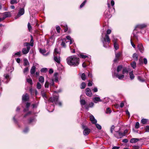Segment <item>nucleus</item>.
Segmentation results:
<instances>
[{
  "mask_svg": "<svg viewBox=\"0 0 149 149\" xmlns=\"http://www.w3.org/2000/svg\"><path fill=\"white\" fill-rule=\"evenodd\" d=\"M113 77H116L118 78L119 79H122L124 77V76L123 74H116V73H114L113 74Z\"/></svg>",
  "mask_w": 149,
  "mask_h": 149,
  "instance_id": "obj_10",
  "label": "nucleus"
},
{
  "mask_svg": "<svg viewBox=\"0 0 149 149\" xmlns=\"http://www.w3.org/2000/svg\"><path fill=\"white\" fill-rule=\"evenodd\" d=\"M24 46L26 47V48L28 49H30L31 45L28 42H25L24 43Z\"/></svg>",
  "mask_w": 149,
  "mask_h": 149,
  "instance_id": "obj_30",
  "label": "nucleus"
},
{
  "mask_svg": "<svg viewBox=\"0 0 149 149\" xmlns=\"http://www.w3.org/2000/svg\"><path fill=\"white\" fill-rule=\"evenodd\" d=\"M41 85L40 83L38 82L37 84V88L38 89H41Z\"/></svg>",
  "mask_w": 149,
  "mask_h": 149,
  "instance_id": "obj_41",
  "label": "nucleus"
},
{
  "mask_svg": "<svg viewBox=\"0 0 149 149\" xmlns=\"http://www.w3.org/2000/svg\"><path fill=\"white\" fill-rule=\"evenodd\" d=\"M29 130V129L27 127H26L24 130L23 132L25 133H26L28 132Z\"/></svg>",
  "mask_w": 149,
  "mask_h": 149,
  "instance_id": "obj_58",
  "label": "nucleus"
},
{
  "mask_svg": "<svg viewBox=\"0 0 149 149\" xmlns=\"http://www.w3.org/2000/svg\"><path fill=\"white\" fill-rule=\"evenodd\" d=\"M76 47L75 45H74L73 47H72V46H70V49L72 53H75V50Z\"/></svg>",
  "mask_w": 149,
  "mask_h": 149,
  "instance_id": "obj_27",
  "label": "nucleus"
},
{
  "mask_svg": "<svg viewBox=\"0 0 149 149\" xmlns=\"http://www.w3.org/2000/svg\"><path fill=\"white\" fill-rule=\"evenodd\" d=\"M36 120L34 118H31L29 119V123H31L33 122H35Z\"/></svg>",
  "mask_w": 149,
  "mask_h": 149,
  "instance_id": "obj_50",
  "label": "nucleus"
},
{
  "mask_svg": "<svg viewBox=\"0 0 149 149\" xmlns=\"http://www.w3.org/2000/svg\"><path fill=\"white\" fill-rule=\"evenodd\" d=\"M82 128L84 130L83 134L84 135H88L91 132V130L90 129L87 128L86 127L84 126L83 125H82Z\"/></svg>",
  "mask_w": 149,
  "mask_h": 149,
  "instance_id": "obj_4",
  "label": "nucleus"
},
{
  "mask_svg": "<svg viewBox=\"0 0 149 149\" xmlns=\"http://www.w3.org/2000/svg\"><path fill=\"white\" fill-rule=\"evenodd\" d=\"M17 0H11L10 3L11 4H13L14 3H17Z\"/></svg>",
  "mask_w": 149,
  "mask_h": 149,
  "instance_id": "obj_45",
  "label": "nucleus"
},
{
  "mask_svg": "<svg viewBox=\"0 0 149 149\" xmlns=\"http://www.w3.org/2000/svg\"><path fill=\"white\" fill-rule=\"evenodd\" d=\"M146 131L147 132H149V126H147L145 128Z\"/></svg>",
  "mask_w": 149,
  "mask_h": 149,
  "instance_id": "obj_59",
  "label": "nucleus"
},
{
  "mask_svg": "<svg viewBox=\"0 0 149 149\" xmlns=\"http://www.w3.org/2000/svg\"><path fill=\"white\" fill-rule=\"evenodd\" d=\"M81 104V105H84L86 104V102L84 100H81L80 101Z\"/></svg>",
  "mask_w": 149,
  "mask_h": 149,
  "instance_id": "obj_44",
  "label": "nucleus"
},
{
  "mask_svg": "<svg viewBox=\"0 0 149 149\" xmlns=\"http://www.w3.org/2000/svg\"><path fill=\"white\" fill-rule=\"evenodd\" d=\"M54 52L56 54H57L58 53V50L56 48H55L54 50Z\"/></svg>",
  "mask_w": 149,
  "mask_h": 149,
  "instance_id": "obj_61",
  "label": "nucleus"
},
{
  "mask_svg": "<svg viewBox=\"0 0 149 149\" xmlns=\"http://www.w3.org/2000/svg\"><path fill=\"white\" fill-rule=\"evenodd\" d=\"M120 148L119 146H114L112 148V149H119Z\"/></svg>",
  "mask_w": 149,
  "mask_h": 149,
  "instance_id": "obj_64",
  "label": "nucleus"
},
{
  "mask_svg": "<svg viewBox=\"0 0 149 149\" xmlns=\"http://www.w3.org/2000/svg\"><path fill=\"white\" fill-rule=\"evenodd\" d=\"M24 13V9L23 8H20L19 11V12L17 16L15 17V19L18 18L21 15H23Z\"/></svg>",
  "mask_w": 149,
  "mask_h": 149,
  "instance_id": "obj_6",
  "label": "nucleus"
},
{
  "mask_svg": "<svg viewBox=\"0 0 149 149\" xmlns=\"http://www.w3.org/2000/svg\"><path fill=\"white\" fill-rule=\"evenodd\" d=\"M115 126L114 125H112L110 128V131L111 133H112L113 131L114 130Z\"/></svg>",
  "mask_w": 149,
  "mask_h": 149,
  "instance_id": "obj_52",
  "label": "nucleus"
},
{
  "mask_svg": "<svg viewBox=\"0 0 149 149\" xmlns=\"http://www.w3.org/2000/svg\"><path fill=\"white\" fill-rule=\"evenodd\" d=\"M29 97L27 93L24 94L22 97V100L23 101H26L28 100Z\"/></svg>",
  "mask_w": 149,
  "mask_h": 149,
  "instance_id": "obj_14",
  "label": "nucleus"
},
{
  "mask_svg": "<svg viewBox=\"0 0 149 149\" xmlns=\"http://www.w3.org/2000/svg\"><path fill=\"white\" fill-rule=\"evenodd\" d=\"M128 72V71L126 68H124L123 69V74H127Z\"/></svg>",
  "mask_w": 149,
  "mask_h": 149,
  "instance_id": "obj_36",
  "label": "nucleus"
},
{
  "mask_svg": "<svg viewBox=\"0 0 149 149\" xmlns=\"http://www.w3.org/2000/svg\"><path fill=\"white\" fill-rule=\"evenodd\" d=\"M131 65L133 69H135L136 67V63L135 61H133L131 63Z\"/></svg>",
  "mask_w": 149,
  "mask_h": 149,
  "instance_id": "obj_31",
  "label": "nucleus"
},
{
  "mask_svg": "<svg viewBox=\"0 0 149 149\" xmlns=\"http://www.w3.org/2000/svg\"><path fill=\"white\" fill-rule=\"evenodd\" d=\"M58 73L57 72L55 73L54 75V79H54V80L56 82H57L58 81Z\"/></svg>",
  "mask_w": 149,
  "mask_h": 149,
  "instance_id": "obj_24",
  "label": "nucleus"
},
{
  "mask_svg": "<svg viewBox=\"0 0 149 149\" xmlns=\"http://www.w3.org/2000/svg\"><path fill=\"white\" fill-rule=\"evenodd\" d=\"M28 28L29 31H30L32 29V28L29 23L28 24Z\"/></svg>",
  "mask_w": 149,
  "mask_h": 149,
  "instance_id": "obj_48",
  "label": "nucleus"
},
{
  "mask_svg": "<svg viewBox=\"0 0 149 149\" xmlns=\"http://www.w3.org/2000/svg\"><path fill=\"white\" fill-rule=\"evenodd\" d=\"M140 141V139L137 138H133L131 139L130 142L132 143H134Z\"/></svg>",
  "mask_w": 149,
  "mask_h": 149,
  "instance_id": "obj_19",
  "label": "nucleus"
},
{
  "mask_svg": "<svg viewBox=\"0 0 149 149\" xmlns=\"http://www.w3.org/2000/svg\"><path fill=\"white\" fill-rule=\"evenodd\" d=\"M38 80L41 83H43L44 82V77L42 76H40L38 79Z\"/></svg>",
  "mask_w": 149,
  "mask_h": 149,
  "instance_id": "obj_25",
  "label": "nucleus"
},
{
  "mask_svg": "<svg viewBox=\"0 0 149 149\" xmlns=\"http://www.w3.org/2000/svg\"><path fill=\"white\" fill-rule=\"evenodd\" d=\"M86 0H85L80 5V8H82V7H83L85 5V4L86 3Z\"/></svg>",
  "mask_w": 149,
  "mask_h": 149,
  "instance_id": "obj_51",
  "label": "nucleus"
},
{
  "mask_svg": "<svg viewBox=\"0 0 149 149\" xmlns=\"http://www.w3.org/2000/svg\"><path fill=\"white\" fill-rule=\"evenodd\" d=\"M120 129H119V131L116 132V133L115 134V136L118 139L121 138L123 136H124V134L123 132H120Z\"/></svg>",
  "mask_w": 149,
  "mask_h": 149,
  "instance_id": "obj_8",
  "label": "nucleus"
},
{
  "mask_svg": "<svg viewBox=\"0 0 149 149\" xmlns=\"http://www.w3.org/2000/svg\"><path fill=\"white\" fill-rule=\"evenodd\" d=\"M27 81L29 84H30L31 85H32L33 83H32V81L31 79L29 78V79H26Z\"/></svg>",
  "mask_w": 149,
  "mask_h": 149,
  "instance_id": "obj_38",
  "label": "nucleus"
},
{
  "mask_svg": "<svg viewBox=\"0 0 149 149\" xmlns=\"http://www.w3.org/2000/svg\"><path fill=\"white\" fill-rule=\"evenodd\" d=\"M147 26V25L146 24H142L137 25L136 26L134 29L133 31V36L135 38H137V36L134 33V32H135V31H137L139 29H142L144 28H145Z\"/></svg>",
  "mask_w": 149,
  "mask_h": 149,
  "instance_id": "obj_3",
  "label": "nucleus"
},
{
  "mask_svg": "<svg viewBox=\"0 0 149 149\" xmlns=\"http://www.w3.org/2000/svg\"><path fill=\"white\" fill-rule=\"evenodd\" d=\"M66 39L67 40H69L70 41V44L71 45L74 42V40L72 39L71 37L69 36H68L66 37Z\"/></svg>",
  "mask_w": 149,
  "mask_h": 149,
  "instance_id": "obj_26",
  "label": "nucleus"
},
{
  "mask_svg": "<svg viewBox=\"0 0 149 149\" xmlns=\"http://www.w3.org/2000/svg\"><path fill=\"white\" fill-rule=\"evenodd\" d=\"M61 26H63L65 28V29H64V31L65 32H66L68 30V28L67 25L65 24H64V25H63V24H62Z\"/></svg>",
  "mask_w": 149,
  "mask_h": 149,
  "instance_id": "obj_40",
  "label": "nucleus"
},
{
  "mask_svg": "<svg viewBox=\"0 0 149 149\" xmlns=\"http://www.w3.org/2000/svg\"><path fill=\"white\" fill-rule=\"evenodd\" d=\"M30 104L29 103L27 102L26 104V109H24V111L25 112L28 110V108L30 107Z\"/></svg>",
  "mask_w": 149,
  "mask_h": 149,
  "instance_id": "obj_28",
  "label": "nucleus"
},
{
  "mask_svg": "<svg viewBox=\"0 0 149 149\" xmlns=\"http://www.w3.org/2000/svg\"><path fill=\"white\" fill-rule=\"evenodd\" d=\"M61 45L64 47H66L65 43L64 41H62L61 43Z\"/></svg>",
  "mask_w": 149,
  "mask_h": 149,
  "instance_id": "obj_62",
  "label": "nucleus"
},
{
  "mask_svg": "<svg viewBox=\"0 0 149 149\" xmlns=\"http://www.w3.org/2000/svg\"><path fill=\"white\" fill-rule=\"evenodd\" d=\"M138 79L141 82H143L144 81V79H142L140 76H139L138 77Z\"/></svg>",
  "mask_w": 149,
  "mask_h": 149,
  "instance_id": "obj_54",
  "label": "nucleus"
},
{
  "mask_svg": "<svg viewBox=\"0 0 149 149\" xmlns=\"http://www.w3.org/2000/svg\"><path fill=\"white\" fill-rule=\"evenodd\" d=\"M139 123L138 122H136L135 125V128L136 129H138V128H139Z\"/></svg>",
  "mask_w": 149,
  "mask_h": 149,
  "instance_id": "obj_57",
  "label": "nucleus"
},
{
  "mask_svg": "<svg viewBox=\"0 0 149 149\" xmlns=\"http://www.w3.org/2000/svg\"><path fill=\"white\" fill-rule=\"evenodd\" d=\"M141 122L143 124H145L147 122V120L145 119H142L141 120Z\"/></svg>",
  "mask_w": 149,
  "mask_h": 149,
  "instance_id": "obj_46",
  "label": "nucleus"
},
{
  "mask_svg": "<svg viewBox=\"0 0 149 149\" xmlns=\"http://www.w3.org/2000/svg\"><path fill=\"white\" fill-rule=\"evenodd\" d=\"M103 44V46L104 47H107V46H105L104 42H107L109 43L110 42V39L109 37V36L106 34L105 35V37L103 38V39L102 40Z\"/></svg>",
  "mask_w": 149,
  "mask_h": 149,
  "instance_id": "obj_5",
  "label": "nucleus"
},
{
  "mask_svg": "<svg viewBox=\"0 0 149 149\" xmlns=\"http://www.w3.org/2000/svg\"><path fill=\"white\" fill-rule=\"evenodd\" d=\"M49 83H48V82L47 81H46L45 83V88H47L49 87Z\"/></svg>",
  "mask_w": 149,
  "mask_h": 149,
  "instance_id": "obj_53",
  "label": "nucleus"
},
{
  "mask_svg": "<svg viewBox=\"0 0 149 149\" xmlns=\"http://www.w3.org/2000/svg\"><path fill=\"white\" fill-rule=\"evenodd\" d=\"M114 42V47L115 49L116 50H117L118 48V45L116 43V39H115V38H113V40Z\"/></svg>",
  "mask_w": 149,
  "mask_h": 149,
  "instance_id": "obj_16",
  "label": "nucleus"
},
{
  "mask_svg": "<svg viewBox=\"0 0 149 149\" xmlns=\"http://www.w3.org/2000/svg\"><path fill=\"white\" fill-rule=\"evenodd\" d=\"M21 53L20 51L16 53H14L13 54V56L14 57H20L21 56Z\"/></svg>",
  "mask_w": 149,
  "mask_h": 149,
  "instance_id": "obj_20",
  "label": "nucleus"
},
{
  "mask_svg": "<svg viewBox=\"0 0 149 149\" xmlns=\"http://www.w3.org/2000/svg\"><path fill=\"white\" fill-rule=\"evenodd\" d=\"M122 68V65H119L118 66L117 69V71L118 73L119 72L121 71Z\"/></svg>",
  "mask_w": 149,
  "mask_h": 149,
  "instance_id": "obj_33",
  "label": "nucleus"
},
{
  "mask_svg": "<svg viewBox=\"0 0 149 149\" xmlns=\"http://www.w3.org/2000/svg\"><path fill=\"white\" fill-rule=\"evenodd\" d=\"M86 86L85 83L84 82H83L81 85V89H84L85 88Z\"/></svg>",
  "mask_w": 149,
  "mask_h": 149,
  "instance_id": "obj_34",
  "label": "nucleus"
},
{
  "mask_svg": "<svg viewBox=\"0 0 149 149\" xmlns=\"http://www.w3.org/2000/svg\"><path fill=\"white\" fill-rule=\"evenodd\" d=\"M4 76L5 77V79L7 80L5 82V83L7 84L9 81L11 79V77L9 74H4Z\"/></svg>",
  "mask_w": 149,
  "mask_h": 149,
  "instance_id": "obj_12",
  "label": "nucleus"
},
{
  "mask_svg": "<svg viewBox=\"0 0 149 149\" xmlns=\"http://www.w3.org/2000/svg\"><path fill=\"white\" fill-rule=\"evenodd\" d=\"M121 53L119 52L115 54V57L113 61L114 62H116L119 59V58L120 57L121 55Z\"/></svg>",
  "mask_w": 149,
  "mask_h": 149,
  "instance_id": "obj_11",
  "label": "nucleus"
},
{
  "mask_svg": "<svg viewBox=\"0 0 149 149\" xmlns=\"http://www.w3.org/2000/svg\"><path fill=\"white\" fill-rule=\"evenodd\" d=\"M50 84L51 86H53L54 85V79H52L51 81Z\"/></svg>",
  "mask_w": 149,
  "mask_h": 149,
  "instance_id": "obj_60",
  "label": "nucleus"
},
{
  "mask_svg": "<svg viewBox=\"0 0 149 149\" xmlns=\"http://www.w3.org/2000/svg\"><path fill=\"white\" fill-rule=\"evenodd\" d=\"M56 31L58 33H59L60 32V28L59 26H57L56 28Z\"/></svg>",
  "mask_w": 149,
  "mask_h": 149,
  "instance_id": "obj_56",
  "label": "nucleus"
},
{
  "mask_svg": "<svg viewBox=\"0 0 149 149\" xmlns=\"http://www.w3.org/2000/svg\"><path fill=\"white\" fill-rule=\"evenodd\" d=\"M36 69V67L35 66H33L31 67L30 70V73L31 74H33L34 73Z\"/></svg>",
  "mask_w": 149,
  "mask_h": 149,
  "instance_id": "obj_22",
  "label": "nucleus"
},
{
  "mask_svg": "<svg viewBox=\"0 0 149 149\" xmlns=\"http://www.w3.org/2000/svg\"><path fill=\"white\" fill-rule=\"evenodd\" d=\"M94 104L93 102H91L89 104V106L90 107H93Z\"/></svg>",
  "mask_w": 149,
  "mask_h": 149,
  "instance_id": "obj_63",
  "label": "nucleus"
},
{
  "mask_svg": "<svg viewBox=\"0 0 149 149\" xmlns=\"http://www.w3.org/2000/svg\"><path fill=\"white\" fill-rule=\"evenodd\" d=\"M111 111L109 108H108L107 109L106 111V113H111Z\"/></svg>",
  "mask_w": 149,
  "mask_h": 149,
  "instance_id": "obj_43",
  "label": "nucleus"
},
{
  "mask_svg": "<svg viewBox=\"0 0 149 149\" xmlns=\"http://www.w3.org/2000/svg\"><path fill=\"white\" fill-rule=\"evenodd\" d=\"M86 75L84 73L82 74L81 75V78L83 80H84L86 79Z\"/></svg>",
  "mask_w": 149,
  "mask_h": 149,
  "instance_id": "obj_37",
  "label": "nucleus"
},
{
  "mask_svg": "<svg viewBox=\"0 0 149 149\" xmlns=\"http://www.w3.org/2000/svg\"><path fill=\"white\" fill-rule=\"evenodd\" d=\"M40 52L44 55H45V54L46 53V51L43 49H40Z\"/></svg>",
  "mask_w": 149,
  "mask_h": 149,
  "instance_id": "obj_49",
  "label": "nucleus"
},
{
  "mask_svg": "<svg viewBox=\"0 0 149 149\" xmlns=\"http://www.w3.org/2000/svg\"><path fill=\"white\" fill-rule=\"evenodd\" d=\"M80 57L82 58H85L87 57H88V56H87L86 55H84L83 54H80Z\"/></svg>",
  "mask_w": 149,
  "mask_h": 149,
  "instance_id": "obj_42",
  "label": "nucleus"
},
{
  "mask_svg": "<svg viewBox=\"0 0 149 149\" xmlns=\"http://www.w3.org/2000/svg\"><path fill=\"white\" fill-rule=\"evenodd\" d=\"M138 49L140 52L141 53H143L144 49L142 45L141 44H139L138 45Z\"/></svg>",
  "mask_w": 149,
  "mask_h": 149,
  "instance_id": "obj_17",
  "label": "nucleus"
},
{
  "mask_svg": "<svg viewBox=\"0 0 149 149\" xmlns=\"http://www.w3.org/2000/svg\"><path fill=\"white\" fill-rule=\"evenodd\" d=\"M31 39L30 42L31 43V46H33V37L32 36H31Z\"/></svg>",
  "mask_w": 149,
  "mask_h": 149,
  "instance_id": "obj_55",
  "label": "nucleus"
},
{
  "mask_svg": "<svg viewBox=\"0 0 149 149\" xmlns=\"http://www.w3.org/2000/svg\"><path fill=\"white\" fill-rule=\"evenodd\" d=\"M58 96L54 95L53 97H51L49 98V101L51 102H54L55 104L61 106L62 105V103L61 102L58 101Z\"/></svg>",
  "mask_w": 149,
  "mask_h": 149,
  "instance_id": "obj_2",
  "label": "nucleus"
},
{
  "mask_svg": "<svg viewBox=\"0 0 149 149\" xmlns=\"http://www.w3.org/2000/svg\"><path fill=\"white\" fill-rule=\"evenodd\" d=\"M47 71V69L46 68H43L40 70L41 72H45Z\"/></svg>",
  "mask_w": 149,
  "mask_h": 149,
  "instance_id": "obj_35",
  "label": "nucleus"
},
{
  "mask_svg": "<svg viewBox=\"0 0 149 149\" xmlns=\"http://www.w3.org/2000/svg\"><path fill=\"white\" fill-rule=\"evenodd\" d=\"M95 125L96 127L99 130H101L102 128V127L100 125L97 123H95Z\"/></svg>",
  "mask_w": 149,
  "mask_h": 149,
  "instance_id": "obj_47",
  "label": "nucleus"
},
{
  "mask_svg": "<svg viewBox=\"0 0 149 149\" xmlns=\"http://www.w3.org/2000/svg\"><path fill=\"white\" fill-rule=\"evenodd\" d=\"M130 77L131 80L133 79L134 77V76L133 73L132 71L130 73Z\"/></svg>",
  "mask_w": 149,
  "mask_h": 149,
  "instance_id": "obj_32",
  "label": "nucleus"
},
{
  "mask_svg": "<svg viewBox=\"0 0 149 149\" xmlns=\"http://www.w3.org/2000/svg\"><path fill=\"white\" fill-rule=\"evenodd\" d=\"M93 100L95 103H97L98 102H101L102 101L99 97H95L93 98Z\"/></svg>",
  "mask_w": 149,
  "mask_h": 149,
  "instance_id": "obj_18",
  "label": "nucleus"
},
{
  "mask_svg": "<svg viewBox=\"0 0 149 149\" xmlns=\"http://www.w3.org/2000/svg\"><path fill=\"white\" fill-rule=\"evenodd\" d=\"M86 94L87 96L90 97L92 96V93L90 88H86Z\"/></svg>",
  "mask_w": 149,
  "mask_h": 149,
  "instance_id": "obj_9",
  "label": "nucleus"
},
{
  "mask_svg": "<svg viewBox=\"0 0 149 149\" xmlns=\"http://www.w3.org/2000/svg\"><path fill=\"white\" fill-rule=\"evenodd\" d=\"M30 49L26 48H24L22 50V52L24 54H26L28 53Z\"/></svg>",
  "mask_w": 149,
  "mask_h": 149,
  "instance_id": "obj_23",
  "label": "nucleus"
},
{
  "mask_svg": "<svg viewBox=\"0 0 149 149\" xmlns=\"http://www.w3.org/2000/svg\"><path fill=\"white\" fill-rule=\"evenodd\" d=\"M29 71V68L28 67H26L23 70V73L24 74H26L27 72H28Z\"/></svg>",
  "mask_w": 149,
  "mask_h": 149,
  "instance_id": "obj_39",
  "label": "nucleus"
},
{
  "mask_svg": "<svg viewBox=\"0 0 149 149\" xmlns=\"http://www.w3.org/2000/svg\"><path fill=\"white\" fill-rule=\"evenodd\" d=\"M4 16L2 18H0V22L4 20L6 18L10 17L11 14L10 12H5L3 13Z\"/></svg>",
  "mask_w": 149,
  "mask_h": 149,
  "instance_id": "obj_7",
  "label": "nucleus"
},
{
  "mask_svg": "<svg viewBox=\"0 0 149 149\" xmlns=\"http://www.w3.org/2000/svg\"><path fill=\"white\" fill-rule=\"evenodd\" d=\"M138 55L136 53H134L132 56V58L135 61H137L138 60Z\"/></svg>",
  "mask_w": 149,
  "mask_h": 149,
  "instance_id": "obj_21",
  "label": "nucleus"
},
{
  "mask_svg": "<svg viewBox=\"0 0 149 149\" xmlns=\"http://www.w3.org/2000/svg\"><path fill=\"white\" fill-rule=\"evenodd\" d=\"M24 66H27L29 65V63L27 60L26 59H24Z\"/></svg>",
  "mask_w": 149,
  "mask_h": 149,
  "instance_id": "obj_29",
  "label": "nucleus"
},
{
  "mask_svg": "<svg viewBox=\"0 0 149 149\" xmlns=\"http://www.w3.org/2000/svg\"><path fill=\"white\" fill-rule=\"evenodd\" d=\"M90 119L91 121L93 124H95L97 123V120L95 119L94 116L92 115H91L90 117Z\"/></svg>",
  "mask_w": 149,
  "mask_h": 149,
  "instance_id": "obj_13",
  "label": "nucleus"
},
{
  "mask_svg": "<svg viewBox=\"0 0 149 149\" xmlns=\"http://www.w3.org/2000/svg\"><path fill=\"white\" fill-rule=\"evenodd\" d=\"M54 61L58 63L59 64L60 63V58L59 56L57 57V56H54Z\"/></svg>",
  "mask_w": 149,
  "mask_h": 149,
  "instance_id": "obj_15",
  "label": "nucleus"
},
{
  "mask_svg": "<svg viewBox=\"0 0 149 149\" xmlns=\"http://www.w3.org/2000/svg\"><path fill=\"white\" fill-rule=\"evenodd\" d=\"M66 62L68 65L74 66H77L79 64V59L75 56H72L68 57Z\"/></svg>",
  "mask_w": 149,
  "mask_h": 149,
  "instance_id": "obj_1",
  "label": "nucleus"
}]
</instances>
